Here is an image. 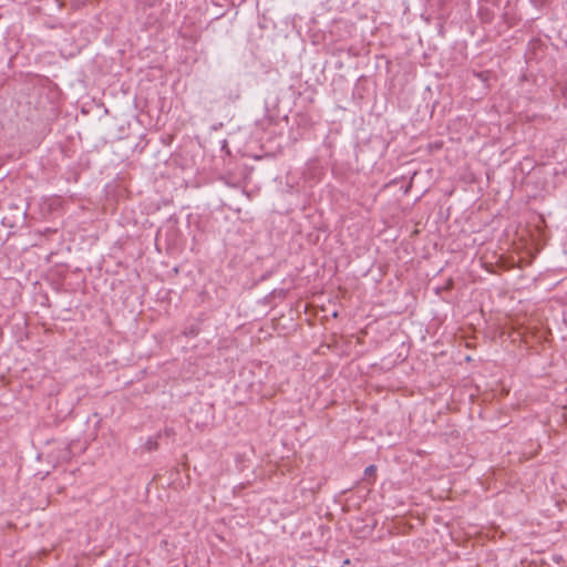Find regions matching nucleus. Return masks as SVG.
<instances>
[{
  "label": "nucleus",
  "instance_id": "f257e3e1",
  "mask_svg": "<svg viewBox=\"0 0 567 567\" xmlns=\"http://www.w3.org/2000/svg\"><path fill=\"white\" fill-rule=\"evenodd\" d=\"M161 436H162V433H158L157 436L150 437L144 445L145 451H147V452L156 451L158 449V439Z\"/></svg>",
  "mask_w": 567,
  "mask_h": 567
},
{
  "label": "nucleus",
  "instance_id": "f03ea898",
  "mask_svg": "<svg viewBox=\"0 0 567 567\" xmlns=\"http://www.w3.org/2000/svg\"><path fill=\"white\" fill-rule=\"evenodd\" d=\"M375 473H377V466H375V465H369V466H368V467H365V470H364V476H365V478L374 477V476H375Z\"/></svg>",
  "mask_w": 567,
  "mask_h": 567
},
{
  "label": "nucleus",
  "instance_id": "7ed1b4c3",
  "mask_svg": "<svg viewBox=\"0 0 567 567\" xmlns=\"http://www.w3.org/2000/svg\"><path fill=\"white\" fill-rule=\"evenodd\" d=\"M489 74H491V72H489V71H482V72H477V73H475V75H476L480 80H482V81H484V82H485V81H487V80L489 79Z\"/></svg>",
  "mask_w": 567,
  "mask_h": 567
},
{
  "label": "nucleus",
  "instance_id": "20e7f679",
  "mask_svg": "<svg viewBox=\"0 0 567 567\" xmlns=\"http://www.w3.org/2000/svg\"><path fill=\"white\" fill-rule=\"evenodd\" d=\"M199 329L197 327H190L188 330L184 332L185 336H197Z\"/></svg>",
  "mask_w": 567,
  "mask_h": 567
},
{
  "label": "nucleus",
  "instance_id": "39448f33",
  "mask_svg": "<svg viewBox=\"0 0 567 567\" xmlns=\"http://www.w3.org/2000/svg\"><path fill=\"white\" fill-rule=\"evenodd\" d=\"M163 434H164V435H166V436H168V437H171V436H174V435H175V432H174V430H173V429H165V430H164V432L162 433V435H163Z\"/></svg>",
  "mask_w": 567,
  "mask_h": 567
},
{
  "label": "nucleus",
  "instance_id": "423d86ee",
  "mask_svg": "<svg viewBox=\"0 0 567 567\" xmlns=\"http://www.w3.org/2000/svg\"><path fill=\"white\" fill-rule=\"evenodd\" d=\"M563 95L567 99V87L564 89Z\"/></svg>",
  "mask_w": 567,
  "mask_h": 567
}]
</instances>
